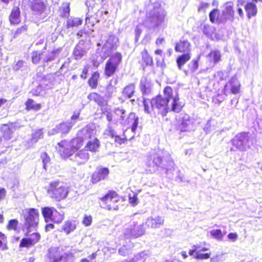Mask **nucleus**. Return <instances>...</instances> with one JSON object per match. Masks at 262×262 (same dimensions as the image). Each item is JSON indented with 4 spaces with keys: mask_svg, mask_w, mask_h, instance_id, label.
I'll list each match as a JSON object with an SVG mask.
<instances>
[{
    "mask_svg": "<svg viewBox=\"0 0 262 262\" xmlns=\"http://www.w3.org/2000/svg\"><path fill=\"white\" fill-rule=\"evenodd\" d=\"M190 124V121L188 117L183 118L180 125L179 126V129L181 132H186L188 130V127Z\"/></svg>",
    "mask_w": 262,
    "mask_h": 262,
    "instance_id": "nucleus-41",
    "label": "nucleus"
},
{
    "mask_svg": "<svg viewBox=\"0 0 262 262\" xmlns=\"http://www.w3.org/2000/svg\"><path fill=\"white\" fill-rule=\"evenodd\" d=\"M63 219V215L58 212L56 210L54 212L50 222H52L55 223H60Z\"/></svg>",
    "mask_w": 262,
    "mask_h": 262,
    "instance_id": "nucleus-50",
    "label": "nucleus"
},
{
    "mask_svg": "<svg viewBox=\"0 0 262 262\" xmlns=\"http://www.w3.org/2000/svg\"><path fill=\"white\" fill-rule=\"evenodd\" d=\"M133 247L131 244L123 245L119 248L118 253L122 256H128L133 254Z\"/></svg>",
    "mask_w": 262,
    "mask_h": 262,
    "instance_id": "nucleus-24",
    "label": "nucleus"
},
{
    "mask_svg": "<svg viewBox=\"0 0 262 262\" xmlns=\"http://www.w3.org/2000/svg\"><path fill=\"white\" fill-rule=\"evenodd\" d=\"M191 58L190 53H184L178 57L177 63L179 70H181L182 66Z\"/></svg>",
    "mask_w": 262,
    "mask_h": 262,
    "instance_id": "nucleus-26",
    "label": "nucleus"
},
{
    "mask_svg": "<svg viewBox=\"0 0 262 262\" xmlns=\"http://www.w3.org/2000/svg\"><path fill=\"white\" fill-rule=\"evenodd\" d=\"M84 142L82 140L81 138L77 136V138L73 139L70 142L69 145H68V142L66 141H62L58 143V145L61 147L62 149L64 150V147L69 148V152H74L75 150L79 149L83 144Z\"/></svg>",
    "mask_w": 262,
    "mask_h": 262,
    "instance_id": "nucleus-8",
    "label": "nucleus"
},
{
    "mask_svg": "<svg viewBox=\"0 0 262 262\" xmlns=\"http://www.w3.org/2000/svg\"><path fill=\"white\" fill-rule=\"evenodd\" d=\"M98 21V20H96L95 18L92 16L90 17L88 14H86V17L85 18L86 24H90L92 26H94L95 24Z\"/></svg>",
    "mask_w": 262,
    "mask_h": 262,
    "instance_id": "nucleus-62",
    "label": "nucleus"
},
{
    "mask_svg": "<svg viewBox=\"0 0 262 262\" xmlns=\"http://www.w3.org/2000/svg\"><path fill=\"white\" fill-rule=\"evenodd\" d=\"M25 64H26V63L24 61L19 60L13 66V69L15 71H18L19 69L25 66Z\"/></svg>",
    "mask_w": 262,
    "mask_h": 262,
    "instance_id": "nucleus-63",
    "label": "nucleus"
},
{
    "mask_svg": "<svg viewBox=\"0 0 262 262\" xmlns=\"http://www.w3.org/2000/svg\"><path fill=\"white\" fill-rule=\"evenodd\" d=\"M203 32L207 37L211 38L215 32V28L209 25H205L204 26Z\"/></svg>",
    "mask_w": 262,
    "mask_h": 262,
    "instance_id": "nucleus-42",
    "label": "nucleus"
},
{
    "mask_svg": "<svg viewBox=\"0 0 262 262\" xmlns=\"http://www.w3.org/2000/svg\"><path fill=\"white\" fill-rule=\"evenodd\" d=\"M164 219L161 216L155 217H150L147 219L145 224L153 229L160 228L164 224Z\"/></svg>",
    "mask_w": 262,
    "mask_h": 262,
    "instance_id": "nucleus-12",
    "label": "nucleus"
},
{
    "mask_svg": "<svg viewBox=\"0 0 262 262\" xmlns=\"http://www.w3.org/2000/svg\"><path fill=\"white\" fill-rule=\"evenodd\" d=\"M177 176L175 178V180L179 183H182V182H189V181L187 180L185 176L181 173V171L180 170H178L177 171Z\"/></svg>",
    "mask_w": 262,
    "mask_h": 262,
    "instance_id": "nucleus-58",
    "label": "nucleus"
},
{
    "mask_svg": "<svg viewBox=\"0 0 262 262\" xmlns=\"http://www.w3.org/2000/svg\"><path fill=\"white\" fill-rule=\"evenodd\" d=\"M43 138V133L42 129H37L32 134L31 142L32 143H36L38 139Z\"/></svg>",
    "mask_w": 262,
    "mask_h": 262,
    "instance_id": "nucleus-46",
    "label": "nucleus"
},
{
    "mask_svg": "<svg viewBox=\"0 0 262 262\" xmlns=\"http://www.w3.org/2000/svg\"><path fill=\"white\" fill-rule=\"evenodd\" d=\"M233 3L232 2L226 3L223 6L222 10L223 18L221 17L220 21L223 23L227 19H232L234 15V11L233 10Z\"/></svg>",
    "mask_w": 262,
    "mask_h": 262,
    "instance_id": "nucleus-10",
    "label": "nucleus"
},
{
    "mask_svg": "<svg viewBox=\"0 0 262 262\" xmlns=\"http://www.w3.org/2000/svg\"><path fill=\"white\" fill-rule=\"evenodd\" d=\"M74 123L75 122L72 123V122H62L60 123L59 124L57 125L52 130L49 131V134L50 135H53L59 133L64 134H68Z\"/></svg>",
    "mask_w": 262,
    "mask_h": 262,
    "instance_id": "nucleus-9",
    "label": "nucleus"
},
{
    "mask_svg": "<svg viewBox=\"0 0 262 262\" xmlns=\"http://www.w3.org/2000/svg\"><path fill=\"white\" fill-rule=\"evenodd\" d=\"M118 41L119 39L115 35H110L105 43L116 50L118 47Z\"/></svg>",
    "mask_w": 262,
    "mask_h": 262,
    "instance_id": "nucleus-43",
    "label": "nucleus"
},
{
    "mask_svg": "<svg viewBox=\"0 0 262 262\" xmlns=\"http://www.w3.org/2000/svg\"><path fill=\"white\" fill-rule=\"evenodd\" d=\"M171 99H172V102L170 110L176 113H179L183 107L184 104L180 102L179 98L177 96L172 97Z\"/></svg>",
    "mask_w": 262,
    "mask_h": 262,
    "instance_id": "nucleus-23",
    "label": "nucleus"
},
{
    "mask_svg": "<svg viewBox=\"0 0 262 262\" xmlns=\"http://www.w3.org/2000/svg\"><path fill=\"white\" fill-rule=\"evenodd\" d=\"M104 134L112 138H115L116 141H117V140H121L120 136L116 135V132L113 129L111 123H108L107 125V127L104 131Z\"/></svg>",
    "mask_w": 262,
    "mask_h": 262,
    "instance_id": "nucleus-35",
    "label": "nucleus"
},
{
    "mask_svg": "<svg viewBox=\"0 0 262 262\" xmlns=\"http://www.w3.org/2000/svg\"><path fill=\"white\" fill-rule=\"evenodd\" d=\"M115 49L112 48L110 46H108V44L105 43L102 47L101 51V56L103 59H105L107 57L111 56L112 53V52Z\"/></svg>",
    "mask_w": 262,
    "mask_h": 262,
    "instance_id": "nucleus-32",
    "label": "nucleus"
},
{
    "mask_svg": "<svg viewBox=\"0 0 262 262\" xmlns=\"http://www.w3.org/2000/svg\"><path fill=\"white\" fill-rule=\"evenodd\" d=\"M166 16V12L161 7L159 3L151 4L148 7L143 24L149 30H155L164 23Z\"/></svg>",
    "mask_w": 262,
    "mask_h": 262,
    "instance_id": "nucleus-1",
    "label": "nucleus"
},
{
    "mask_svg": "<svg viewBox=\"0 0 262 262\" xmlns=\"http://www.w3.org/2000/svg\"><path fill=\"white\" fill-rule=\"evenodd\" d=\"M18 225V221L16 220L13 219L9 221L7 226L9 229L16 230Z\"/></svg>",
    "mask_w": 262,
    "mask_h": 262,
    "instance_id": "nucleus-61",
    "label": "nucleus"
},
{
    "mask_svg": "<svg viewBox=\"0 0 262 262\" xmlns=\"http://www.w3.org/2000/svg\"><path fill=\"white\" fill-rule=\"evenodd\" d=\"M20 11L18 7H14L9 16V21L11 24H18L20 22Z\"/></svg>",
    "mask_w": 262,
    "mask_h": 262,
    "instance_id": "nucleus-21",
    "label": "nucleus"
},
{
    "mask_svg": "<svg viewBox=\"0 0 262 262\" xmlns=\"http://www.w3.org/2000/svg\"><path fill=\"white\" fill-rule=\"evenodd\" d=\"M145 229L144 227V224L138 225L137 222L131 223L129 227L128 228L124 235L126 238L133 237L137 238L144 234Z\"/></svg>",
    "mask_w": 262,
    "mask_h": 262,
    "instance_id": "nucleus-6",
    "label": "nucleus"
},
{
    "mask_svg": "<svg viewBox=\"0 0 262 262\" xmlns=\"http://www.w3.org/2000/svg\"><path fill=\"white\" fill-rule=\"evenodd\" d=\"M101 200L107 204L108 209H111V204L110 202L116 203L119 200V198L116 192L110 191L106 194Z\"/></svg>",
    "mask_w": 262,
    "mask_h": 262,
    "instance_id": "nucleus-18",
    "label": "nucleus"
},
{
    "mask_svg": "<svg viewBox=\"0 0 262 262\" xmlns=\"http://www.w3.org/2000/svg\"><path fill=\"white\" fill-rule=\"evenodd\" d=\"M165 161L166 164L162 165L161 168L166 170L165 173L167 176H172L176 167L174 161L170 157H167Z\"/></svg>",
    "mask_w": 262,
    "mask_h": 262,
    "instance_id": "nucleus-19",
    "label": "nucleus"
},
{
    "mask_svg": "<svg viewBox=\"0 0 262 262\" xmlns=\"http://www.w3.org/2000/svg\"><path fill=\"white\" fill-rule=\"evenodd\" d=\"M142 59L144 62L147 66H151L153 63V60L151 57H150L146 51L145 53H142Z\"/></svg>",
    "mask_w": 262,
    "mask_h": 262,
    "instance_id": "nucleus-53",
    "label": "nucleus"
},
{
    "mask_svg": "<svg viewBox=\"0 0 262 262\" xmlns=\"http://www.w3.org/2000/svg\"><path fill=\"white\" fill-rule=\"evenodd\" d=\"M72 256L70 255L64 253L61 257L59 259L57 262H72Z\"/></svg>",
    "mask_w": 262,
    "mask_h": 262,
    "instance_id": "nucleus-60",
    "label": "nucleus"
},
{
    "mask_svg": "<svg viewBox=\"0 0 262 262\" xmlns=\"http://www.w3.org/2000/svg\"><path fill=\"white\" fill-rule=\"evenodd\" d=\"M125 125H132V130L135 132L138 125V117L135 113H130L127 116L125 120Z\"/></svg>",
    "mask_w": 262,
    "mask_h": 262,
    "instance_id": "nucleus-20",
    "label": "nucleus"
},
{
    "mask_svg": "<svg viewBox=\"0 0 262 262\" xmlns=\"http://www.w3.org/2000/svg\"><path fill=\"white\" fill-rule=\"evenodd\" d=\"M70 3H66L64 4V6L63 7V12L61 14L62 17L68 18L70 15Z\"/></svg>",
    "mask_w": 262,
    "mask_h": 262,
    "instance_id": "nucleus-55",
    "label": "nucleus"
},
{
    "mask_svg": "<svg viewBox=\"0 0 262 262\" xmlns=\"http://www.w3.org/2000/svg\"><path fill=\"white\" fill-rule=\"evenodd\" d=\"M164 153L163 151L158 150L150 153L148 157L146 166L149 168L151 172H154L158 170L159 167L165 164L166 159H164Z\"/></svg>",
    "mask_w": 262,
    "mask_h": 262,
    "instance_id": "nucleus-5",
    "label": "nucleus"
},
{
    "mask_svg": "<svg viewBox=\"0 0 262 262\" xmlns=\"http://www.w3.org/2000/svg\"><path fill=\"white\" fill-rule=\"evenodd\" d=\"M58 50H53L51 53L47 55L44 54L43 57H42V60L44 62H48L52 61L55 59L56 54L58 53Z\"/></svg>",
    "mask_w": 262,
    "mask_h": 262,
    "instance_id": "nucleus-44",
    "label": "nucleus"
},
{
    "mask_svg": "<svg viewBox=\"0 0 262 262\" xmlns=\"http://www.w3.org/2000/svg\"><path fill=\"white\" fill-rule=\"evenodd\" d=\"M40 159L43 164V168L46 170L47 167L50 164V158L46 152H42L40 155Z\"/></svg>",
    "mask_w": 262,
    "mask_h": 262,
    "instance_id": "nucleus-48",
    "label": "nucleus"
},
{
    "mask_svg": "<svg viewBox=\"0 0 262 262\" xmlns=\"http://www.w3.org/2000/svg\"><path fill=\"white\" fill-rule=\"evenodd\" d=\"M210 234L215 238L218 240H222L223 236L226 234V232L223 233L220 229H216L211 230Z\"/></svg>",
    "mask_w": 262,
    "mask_h": 262,
    "instance_id": "nucleus-52",
    "label": "nucleus"
},
{
    "mask_svg": "<svg viewBox=\"0 0 262 262\" xmlns=\"http://www.w3.org/2000/svg\"><path fill=\"white\" fill-rule=\"evenodd\" d=\"M3 132H4V134H3L4 138H5L6 140H7L11 139L12 136V131L9 127L6 126L3 129Z\"/></svg>",
    "mask_w": 262,
    "mask_h": 262,
    "instance_id": "nucleus-56",
    "label": "nucleus"
},
{
    "mask_svg": "<svg viewBox=\"0 0 262 262\" xmlns=\"http://www.w3.org/2000/svg\"><path fill=\"white\" fill-rule=\"evenodd\" d=\"M210 254L208 253H202L200 251H198L196 252V255H195L194 257L197 259H208L210 257Z\"/></svg>",
    "mask_w": 262,
    "mask_h": 262,
    "instance_id": "nucleus-59",
    "label": "nucleus"
},
{
    "mask_svg": "<svg viewBox=\"0 0 262 262\" xmlns=\"http://www.w3.org/2000/svg\"><path fill=\"white\" fill-rule=\"evenodd\" d=\"M39 84L41 85L44 89L51 88L53 85V84L51 82L50 79L48 78V77H45L42 78Z\"/></svg>",
    "mask_w": 262,
    "mask_h": 262,
    "instance_id": "nucleus-51",
    "label": "nucleus"
},
{
    "mask_svg": "<svg viewBox=\"0 0 262 262\" xmlns=\"http://www.w3.org/2000/svg\"><path fill=\"white\" fill-rule=\"evenodd\" d=\"M135 86L133 84H130L127 85L123 90V94L128 98H131L134 96L135 93Z\"/></svg>",
    "mask_w": 262,
    "mask_h": 262,
    "instance_id": "nucleus-39",
    "label": "nucleus"
},
{
    "mask_svg": "<svg viewBox=\"0 0 262 262\" xmlns=\"http://www.w3.org/2000/svg\"><path fill=\"white\" fill-rule=\"evenodd\" d=\"M209 56L211 59H213L214 62L215 63L220 60L221 53L218 51H212L209 54Z\"/></svg>",
    "mask_w": 262,
    "mask_h": 262,
    "instance_id": "nucleus-54",
    "label": "nucleus"
},
{
    "mask_svg": "<svg viewBox=\"0 0 262 262\" xmlns=\"http://www.w3.org/2000/svg\"><path fill=\"white\" fill-rule=\"evenodd\" d=\"M219 10L217 9H213L209 13L210 20L213 23H214L215 20L219 21V22L221 23L220 21L221 18H219Z\"/></svg>",
    "mask_w": 262,
    "mask_h": 262,
    "instance_id": "nucleus-49",
    "label": "nucleus"
},
{
    "mask_svg": "<svg viewBox=\"0 0 262 262\" xmlns=\"http://www.w3.org/2000/svg\"><path fill=\"white\" fill-rule=\"evenodd\" d=\"M114 113L117 116L120 118L119 119L120 123L122 125H125V120L127 117L126 111L122 108H115Z\"/></svg>",
    "mask_w": 262,
    "mask_h": 262,
    "instance_id": "nucleus-25",
    "label": "nucleus"
},
{
    "mask_svg": "<svg viewBox=\"0 0 262 262\" xmlns=\"http://www.w3.org/2000/svg\"><path fill=\"white\" fill-rule=\"evenodd\" d=\"M39 213L37 210L31 208L24 213L25 222L23 230L26 234H29L30 232L35 229L38 223Z\"/></svg>",
    "mask_w": 262,
    "mask_h": 262,
    "instance_id": "nucleus-4",
    "label": "nucleus"
},
{
    "mask_svg": "<svg viewBox=\"0 0 262 262\" xmlns=\"http://www.w3.org/2000/svg\"><path fill=\"white\" fill-rule=\"evenodd\" d=\"M37 242V239L32 241L31 238H23L19 244L20 247H30L34 245Z\"/></svg>",
    "mask_w": 262,
    "mask_h": 262,
    "instance_id": "nucleus-40",
    "label": "nucleus"
},
{
    "mask_svg": "<svg viewBox=\"0 0 262 262\" xmlns=\"http://www.w3.org/2000/svg\"><path fill=\"white\" fill-rule=\"evenodd\" d=\"M82 23V20L79 18L71 17L68 18L66 23V26L68 29L78 27Z\"/></svg>",
    "mask_w": 262,
    "mask_h": 262,
    "instance_id": "nucleus-33",
    "label": "nucleus"
},
{
    "mask_svg": "<svg viewBox=\"0 0 262 262\" xmlns=\"http://www.w3.org/2000/svg\"><path fill=\"white\" fill-rule=\"evenodd\" d=\"M118 67L107 61L104 68L105 76L107 77L112 76L115 73Z\"/></svg>",
    "mask_w": 262,
    "mask_h": 262,
    "instance_id": "nucleus-27",
    "label": "nucleus"
},
{
    "mask_svg": "<svg viewBox=\"0 0 262 262\" xmlns=\"http://www.w3.org/2000/svg\"><path fill=\"white\" fill-rule=\"evenodd\" d=\"M69 192V187L63 181L59 180L51 181L47 188L49 196L58 202L67 198Z\"/></svg>",
    "mask_w": 262,
    "mask_h": 262,
    "instance_id": "nucleus-2",
    "label": "nucleus"
},
{
    "mask_svg": "<svg viewBox=\"0 0 262 262\" xmlns=\"http://www.w3.org/2000/svg\"><path fill=\"white\" fill-rule=\"evenodd\" d=\"M31 8L35 14H41L45 11L46 6L42 0H33Z\"/></svg>",
    "mask_w": 262,
    "mask_h": 262,
    "instance_id": "nucleus-16",
    "label": "nucleus"
},
{
    "mask_svg": "<svg viewBox=\"0 0 262 262\" xmlns=\"http://www.w3.org/2000/svg\"><path fill=\"white\" fill-rule=\"evenodd\" d=\"M174 49L178 52L190 53V44L188 40H180L179 42L176 43Z\"/></svg>",
    "mask_w": 262,
    "mask_h": 262,
    "instance_id": "nucleus-17",
    "label": "nucleus"
},
{
    "mask_svg": "<svg viewBox=\"0 0 262 262\" xmlns=\"http://www.w3.org/2000/svg\"><path fill=\"white\" fill-rule=\"evenodd\" d=\"M62 230L67 234H69L76 228V224L75 221H68L65 222L62 226Z\"/></svg>",
    "mask_w": 262,
    "mask_h": 262,
    "instance_id": "nucleus-36",
    "label": "nucleus"
},
{
    "mask_svg": "<svg viewBox=\"0 0 262 262\" xmlns=\"http://www.w3.org/2000/svg\"><path fill=\"white\" fill-rule=\"evenodd\" d=\"M99 141L97 139L94 138L92 140L88 141L85 146V150H86V151H88V150L96 151L99 148Z\"/></svg>",
    "mask_w": 262,
    "mask_h": 262,
    "instance_id": "nucleus-28",
    "label": "nucleus"
},
{
    "mask_svg": "<svg viewBox=\"0 0 262 262\" xmlns=\"http://www.w3.org/2000/svg\"><path fill=\"white\" fill-rule=\"evenodd\" d=\"M232 144L237 149L241 150H244L246 142V133H242L237 135L232 140Z\"/></svg>",
    "mask_w": 262,
    "mask_h": 262,
    "instance_id": "nucleus-15",
    "label": "nucleus"
},
{
    "mask_svg": "<svg viewBox=\"0 0 262 262\" xmlns=\"http://www.w3.org/2000/svg\"><path fill=\"white\" fill-rule=\"evenodd\" d=\"M107 61L117 67H118L119 64L122 61V55L120 53L117 52L111 56Z\"/></svg>",
    "mask_w": 262,
    "mask_h": 262,
    "instance_id": "nucleus-34",
    "label": "nucleus"
},
{
    "mask_svg": "<svg viewBox=\"0 0 262 262\" xmlns=\"http://www.w3.org/2000/svg\"><path fill=\"white\" fill-rule=\"evenodd\" d=\"M164 98L161 96H158L150 101L152 107L157 108L159 110V113L162 116H165L169 110L168 103L172 97V88L170 86H166L164 90Z\"/></svg>",
    "mask_w": 262,
    "mask_h": 262,
    "instance_id": "nucleus-3",
    "label": "nucleus"
},
{
    "mask_svg": "<svg viewBox=\"0 0 262 262\" xmlns=\"http://www.w3.org/2000/svg\"><path fill=\"white\" fill-rule=\"evenodd\" d=\"M42 214L47 223L50 222L52 217L56 211V209L54 207H45L42 208Z\"/></svg>",
    "mask_w": 262,
    "mask_h": 262,
    "instance_id": "nucleus-22",
    "label": "nucleus"
},
{
    "mask_svg": "<svg viewBox=\"0 0 262 262\" xmlns=\"http://www.w3.org/2000/svg\"><path fill=\"white\" fill-rule=\"evenodd\" d=\"M239 84L236 78L232 77L231 78L228 83L226 84V87H230V91L233 94H237L239 90Z\"/></svg>",
    "mask_w": 262,
    "mask_h": 262,
    "instance_id": "nucleus-31",
    "label": "nucleus"
},
{
    "mask_svg": "<svg viewBox=\"0 0 262 262\" xmlns=\"http://www.w3.org/2000/svg\"><path fill=\"white\" fill-rule=\"evenodd\" d=\"M140 89L143 95L148 94L151 92V86L150 85V84L146 80H141Z\"/></svg>",
    "mask_w": 262,
    "mask_h": 262,
    "instance_id": "nucleus-37",
    "label": "nucleus"
},
{
    "mask_svg": "<svg viewBox=\"0 0 262 262\" xmlns=\"http://www.w3.org/2000/svg\"><path fill=\"white\" fill-rule=\"evenodd\" d=\"M63 254L60 248L52 247L49 249L47 257L50 259V262H57Z\"/></svg>",
    "mask_w": 262,
    "mask_h": 262,
    "instance_id": "nucleus-14",
    "label": "nucleus"
},
{
    "mask_svg": "<svg viewBox=\"0 0 262 262\" xmlns=\"http://www.w3.org/2000/svg\"><path fill=\"white\" fill-rule=\"evenodd\" d=\"M44 54L42 51H33L32 53V60L33 63L37 64L42 59Z\"/></svg>",
    "mask_w": 262,
    "mask_h": 262,
    "instance_id": "nucleus-45",
    "label": "nucleus"
},
{
    "mask_svg": "<svg viewBox=\"0 0 262 262\" xmlns=\"http://www.w3.org/2000/svg\"><path fill=\"white\" fill-rule=\"evenodd\" d=\"M99 77V73L97 72H94L92 77L88 81L89 84L92 89L96 88L98 84V79Z\"/></svg>",
    "mask_w": 262,
    "mask_h": 262,
    "instance_id": "nucleus-38",
    "label": "nucleus"
},
{
    "mask_svg": "<svg viewBox=\"0 0 262 262\" xmlns=\"http://www.w3.org/2000/svg\"><path fill=\"white\" fill-rule=\"evenodd\" d=\"M64 148V150H60V151H62L67 156L71 157V159L74 160L78 164H83L89 159V154L85 150H80L73 156L72 152H69V148Z\"/></svg>",
    "mask_w": 262,
    "mask_h": 262,
    "instance_id": "nucleus-7",
    "label": "nucleus"
},
{
    "mask_svg": "<svg viewBox=\"0 0 262 262\" xmlns=\"http://www.w3.org/2000/svg\"><path fill=\"white\" fill-rule=\"evenodd\" d=\"M88 98L91 101H94L99 106H103L104 105L103 98L97 93H90L88 95Z\"/></svg>",
    "mask_w": 262,
    "mask_h": 262,
    "instance_id": "nucleus-30",
    "label": "nucleus"
},
{
    "mask_svg": "<svg viewBox=\"0 0 262 262\" xmlns=\"http://www.w3.org/2000/svg\"><path fill=\"white\" fill-rule=\"evenodd\" d=\"M26 107L28 110L33 109L35 110H39L41 105L40 104L36 103L34 100L31 99H28L26 102Z\"/></svg>",
    "mask_w": 262,
    "mask_h": 262,
    "instance_id": "nucleus-47",
    "label": "nucleus"
},
{
    "mask_svg": "<svg viewBox=\"0 0 262 262\" xmlns=\"http://www.w3.org/2000/svg\"><path fill=\"white\" fill-rule=\"evenodd\" d=\"M109 170L107 168H102L95 171L92 176L91 182L93 184L97 183L104 180L108 176Z\"/></svg>",
    "mask_w": 262,
    "mask_h": 262,
    "instance_id": "nucleus-11",
    "label": "nucleus"
},
{
    "mask_svg": "<svg viewBox=\"0 0 262 262\" xmlns=\"http://www.w3.org/2000/svg\"><path fill=\"white\" fill-rule=\"evenodd\" d=\"M128 198H129V203L133 206H135L138 204V201L137 194L134 193H133L132 195L131 194H129Z\"/></svg>",
    "mask_w": 262,
    "mask_h": 262,
    "instance_id": "nucleus-57",
    "label": "nucleus"
},
{
    "mask_svg": "<svg viewBox=\"0 0 262 262\" xmlns=\"http://www.w3.org/2000/svg\"><path fill=\"white\" fill-rule=\"evenodd\" d=\"M86 53L84 42L80 41L75 47L73 54L76 60H79L85 55Z\"/></svg>",
    "mask_w": 262,
    "mask_h": 262,
    "instance_id": "nucleus-13",
    "label": "nucleus"
},
{
    "mask_svg": "<svg viewBox=\"0 0 262 262\" xmlns=\"http://www.w3.org/2000/svg\"><path fill=\"white\" fill-rule=\"evenodd\" d=\"M93 135V131L89 129L88 128H83L77 134V136L81 138L84 142L88 139H91Z\"/></svg>",
    "mask_w": 262,
    "mask_h": 262,
    "instance_id": "nucleus-29",
    "label": "nucleus"
},
{
    "mask_svg": "<svg viewBox=\"0 0 262 262\" xmlns=\"http://www.w3.org/2000/svg\"><path fill=\"white\" fill-rule=\"evenodd\" d=\"M189 68L191 72H194L198 68V60H193L188 64Z\"/></svg>",
    "mask_w": 262,
    "mask_h": 262,
    "instance_id": "nucleus-64",
    "label": "nucleus"
}]
</instances>
